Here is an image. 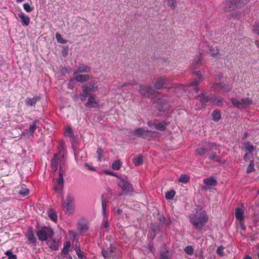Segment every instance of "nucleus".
<instances>
[{
    "label": "nucleus",
    "mask_w": 259,
    "mask_h": 259,
    "mask_svg": "<svg viewBox=\"0 0 259 259\" xmlns=\"http://www.w3.org/2000/svg\"><path fill=\"white\" fill-rule=\"evenodd\" d=\"M190 221L197 229L201 230L208 221V216L204 210L197 211L189 216Z\"/></svg>",
    "instance_id": "nucleus-1"
},
{
    "label": "nucleus",
    "mask_w": 259,
    "mask_h": 259,
    "mask_svg": "<svg viewBox=\"0 0 259 259\" xmlns=\"http://www.w3.org/2000/svg\"><path fill=\"white\" fill-rule=\"evenodd\" d=\"M249 0H226V6L224 11L231 12L237 8L242 7L246 4Z\"/></svg>",
    "instance_id": "nucleus-2"
},
{
    "label": "nucleus",
    "mask_w": 259,
    "mask_h": 259,
    "mask_svg": "<svg viewBox=\"0 0 259 259\" xmlns=\"http://www.w3.org/2000/svg\"><path fill=\"white\" fill-rule=\"evenodd\" d=\"M118 186L122 189L124 193H121L119 196L122 195H128L134 191V187L133 185L127 180L124 179L119 178L118 181Z\"/></svg>",
    "instance_id": "nucleus-3"
},
{
    "label": "nucleus",
    "mask_w": 259,
    "mask_h": 259,
    "mask_svg": "<svg viewBox=\"0 0 259 259\" xmlns=\"http://www.w3.org/2000/svg\"><path fill=\"white\" fill-rule=\"evenodd\" d=\"M155 132L149 130H145L144 128H138L133 131V135L138 137L142 138L149 140L154 137Z\"/></svg>",
    "instance_id": "nucleus-4"
},
{
    "label": "nucleus",
    "mask_w": 259,
    "mask_h": 259,
    "mask_svg": "<svg viewBox=\"0 0 259 259\" xmlns=\"http://www.w3.org/2000/svg\"><path fill=\"white\" fill-rule=\"evenodd\" d=\"M139 92L141 96L146 98L155 95L158 93L152 85L144 84L140 86Z\"/></svg>",
    "instance_id": "nucleus-5"
},
{
    "label": "nucleus",
    "mask_w": 259,
    "mask_h": 259,
    "mask_svg": "<svg viewBox=\"0 0 259 259\" xmlns=\"http://www.w3.org/2000/svg\"><path fill=\"white\" fill-rule=\"evenodd\" d=\"M54 232L53 229L50 227H44L41 230L37 231L36 235L38 239L40 241L47 240L49 237L54 235Z\"/></svg>",
    "instance_id": "nucleus-6"
},
{
    "label": "nucleus",
    "mask_w": 259,
    "mask_h": 259,
    "mask_svg": "<svg viewBox=\"0 0 259 259\" xmlns=\"http://www.w3.org/2000/svg\"><path fill=\"white\" fill-rule=\"evenodd\" d=\"M82 91L85 92L90 95L92 93L98 90L99 87L97 82H91L89 85L84 84L81 86Z\"/></svg>",
    "instance_id": "nucleus-7"
},
{
    "label": "nucleus",
    "mask_w": 259,
    "mask_h": 259,
    "mask_svg": "<svg viewBox=\"0 0 259 259\" xmlns=\"http://www.w3.org/2000/svg\"><path fill=\"white\" fill-rule=\"evenodd\" d=\"M102 254L105 259H116L115 248L110 247L106 250H102Z\"/></svg>",
    "instance_id": "nucleus-8"
},
{
    "label": "nucleus",
    "mask_w": 259,
    "mask_h": 259,
    "mask_svg": "<svg viewBox=\"0 0 259 259\" xmlns=\"http://www.w3.org/2000/svg\"><path fill=\"white\" fill-rule=\"evenodd\" d=\"M166 78L165 77H158L154 84V89L155 90H160L163 88L166 87Z\"/></svg>",
    "instance_id": "nucleus-9"
},
{
    "label": "nucleus",
    "mask_w": 259,
    "mask_h": 259,
    "mask_svg": "<svg viewBox=\"0 0 259 259\" xmlns=\"http://www.w3.org/2000/svg\"><path fill=\"white\" fill-rule=\"evenodd\" d=\"M74 198L70 195L67 196L66 202L63 204V209L68 212H70L72 210V203L73 202Z\"/></svg>",
    "instance_id": "nucleus-10"
},
{
    "label": "nucleus",
    "mask_w": 259,
    "mask_h": 259,
    "mask_svg": "<svg viewBox=\"0 0 259 259\" xmlns=\"http://www.w3.org/2000/svg\"><path fill=\"white\" fill-rule=\"evenodd\" d=\"M211 88L213 90L219 89L220 90L222 91L223 93L228 92L231 91V88L227 86L225 83H216L212 84Z\"/></svg>",
    "instance_id": "nucleus-11"
},
{
    "label": "nucleus",
    "mask_w": 259,
    "mask_h": 259,
    "mask_svg": "<svg viewBox=\"0 0 259 259\" xmlns=\"http://www.w3.org/2000/svg\"><path fill=\"white\" fill-rule=\"evenodd\" d=\"M63 155H60V157H58V154L54 155V158L51 162V165L55 171H56L58 169V161L59 160L61 162L63 163Z\"/></svg>",
    "instance_id": "nucleus-12"
},
{
    "label": "nucleus",
    "mask_w": 259,
    "mask_h": 259,
    "mask_svg": "<svg viewBox=\"0 0 259 259\" xmlns=\"http://www.w3.org/2000/svg\"><path fill=\"white\" fill-rule=\"evenodd\" d=\"M91 71V67L84 64L80 63L78 65L77 70L74 72V75L79 73H89Z\"/></svg>",
    "instance_id": "nucleus-13"
},
{
    "label": "nucleus",
    "mask_w": 259,
    "mask_h": 259,
    "mask_svg": "<svg viewBox=\"0 0 259 259\" xmlns=\"http://www.w3.org/2000/svg\"><path fill=\"white\" fill-rule=\"evenodd\" d=\"M98 105L95 98L92 95H90L87 102L85 104V106L87 108H92L96 107Z\"/></svg>",
    "instance_id": "nucleus-14"
},
{
    "label": "nucleus",
    "mask_w": 259,
    "mask_h": 259,
    "mask_svg": "<svg viewBox=\"0 0 259 259\" xmlns=\"http://www.w3.org/2000/svg\"><path fill=\"white\" fill-rule=\"evenodd\" d=\"M203 183L205 185L208 187V189H210L212 187H214L217 185V181L214 177H210L204 179Z\"/></svg>",
    "instance_id": "nucleus-15"
},
{
    "label": "nucleus",
    "mask_w": 259,
    "mask_h": 259,
    "mask_svg": "<svg viewBox=\"0 0 259 259\" xmlns=\"http://www.w3.org/2000/svg\"><path fill=\"white\" fill-rule=\"evenodd\" d=\"M168 123L165 122H157L156 120L153 121V126H155L156 130L160 131H164L166 129V126Z\"/></svg>",
    "instance_id": "nucleus-16"
},
{
    "label": "nucleus",
    "mask_w": 259,
    "mask_h": 259,
    "mask_svg": "<svg viewBox=\"0 0 259 259\" xmlns=\"http://www.w3.org/2000/svg\"><path fill=\"white\" fill-rule=\"evenodd\" d=\"M18 16L21 19L20 21L23 25L27 26L30 23V18L26 15L24 13L21 12L18 14Z\"/></svg>",
    "instance_id": "nucleus-17"
},
{
    "label": "nucleus",
    "mask_w": 259,
    "mask_h": 259,
    "mask_svg": "<svg viewBox=\"0 0 259 259\" xmlns=\"http://www.w3.org/2000/svg\"><path fill=\"white\" fill-rule=\"evenodd\" d=\"M202 65V58L199 55L197 56L193 61L192 63V67L194 69L199 68Z\"/></svg>",
    "instance_id": "nucleus-18"
},
{
    "label": "nucleus",
    "mask_w": 259,
    "mask_h": 259,
    "mask_svg": "<svg viewBox=\"0 0 259 259\" xmlns=\"http://www.w3.org/2000/svg\"><path fill=\"white\" fill-rule=\"evenodd\" d=\"M210 103L221 106L223 105V99L217 96L210 97Z\"/></svg>",
    "instance_id": "nucleus-19"
},
{
    "label": "nucleus",
    "mask_w": 259,
    "mask_h": 259,
    "mask_svg": "<svg viewBox=\"0 0 259 259\" xmlns=\"http://www.w3.org/2000/svg\"><path fill=\"white\" fill-rule=\"evenodd\" d=\"M74 79L77 82H84L90 79V76L87 74H79L76 75Z\"/></svg>",
    "instance_id": "nucleus-20"
},
{
    "label": "nucleus",
    "mask_w": 259,
    "mask_h": 259,
    "mask_svg": "<svg viewBox=\"0 0 259 259\" xmlns=\"http://www.w3.org/2000/svg\"><path fill=\"white\" fill-rule=\"evenodd\" d=\"M47 245L53 250L58 249V243L55 239L52 238V237H49L47 240Z\"/></svg>",
    "instance_id": "nucleus-21"
},
{
    "label": "nucleus",
    "mask_w": 259,
    "mask_h": 259,
    "mask_svg": "<svg viewBox=\"0 0 259 259\" xmlns=\"http://www.w3.org/2000/svg\"><path fill=\"white\" fill-rule=\"evenodd\" d=\"M40 100L39 96H35L32 98H28L26 100V104L28 106H33L36 104V103Z\"/></svg>",
    "instance_id": "nucleus-22"
},
{
    "label": "nucleus",
    "mask_w": 259,
    "mask_h": 259,
    "mask_svg": "<svg viewBox=\"0 0 259 259\" xmlns=\"http://www.w3.org/2000/svg\"><path fill=\"white\" fill-rule=\"evenodd\" d=\"M64 185V181L61 179H58L57 181V184L54 186V189L56 192L60 193L61 192Z\"/></svg>",
    "instance_id": "nucleus-23"
},
{
    "label": "nucleus",
    "mask_w": 259,
    "mask_h": 259,
    "mask_svg": "<svg viewBox=\"0 0 259 259\" xmlns=\"http://www.w3.org/2000/svg\"><path fill=\"white\" fill-rule=\"evenodd\" d=\"M207 155L211 160H213L219 163L222 162V158L220 156H217V154L214 152L208 153Z\"/></svg>",
    "instance_id": "nucleus-24"
},
{
    "label": "nucleus",
    "mask_w": 259,
    "mask_h": 259,
    "mask_svg": "<svg viewBox=\"0 0 259 259\" xmlns=\"http://www.w3.org/2000/svg\"><path fill=\"white\" fill-rule=\"evenodd\" d=\"M199 101L203 106H205L206 104L210 102V98L205 94L202 93L199 95Z\"/></svg>",
    "instance_id": "nucleus-25"
},
{
    "label": "nucleus",
    "mask_w": 259,
    "mask_h": 259,
    "mask_svg": "<svg viewBox=\"0 0 259 259\" xmlns=\"http://www.w3.org/2000/svg\"><path fill=\"white\" fill-rule=\"evenodd\" d=\"M235 217L236 219L240 222H243L244 217V211L241 208H237L235 209Z\"/></svg>",
    "instance_id": "nucleus-26"
},
{
    "label": "nucleus",
    "mask_w": 259,
    "mask_h": 259,
    "mask_svg": "<svg viewBox=\"0 0 259 259\" xmlns=\"http://www.w3.org/2000/svg\"><path fill=\"white\" fill-rule=\"evenodd\" d=\"M170 108V105L167 102H163L161 103L158 109L160 112H167Z\"/></svg>",
    "instance_id": "nucleus-27"
},
{
    "label": "nucleus",
    "mask_w": 259,
    "mask_h": 259,
    "mask_svg": "<svg viewBox=\"0 0 259 259\" xmlns=\"http://www.w3.org/2000/svg\"><path fill=\"white\" fill-rule=\"evenodd\" d=\"M252 101L251 99L246 98H243L241 99V103L242 106V109L246 108L247 105H250L252 104Z\"/></svg>",
    "instance_id": "nucleus-28"
},
{
    "label": "nucleus",
    "mask_w": 259,
    "mask_h": 259,
    "mask_svg": "<svg viewBox=\"0 0 259 259\" xmlns=\"http://www.w3.org/2000/svg\"><path fill=\"white\" fill-rule=\"evenodd\" d=\"M48 216L51 220L54 222H56L57 220V215L56 212L53 209H50L48 212Z\"/></svg>",
    "instance_id": "nucleus-29"
},
{
    "label": "nucleus",
    "mask_w": 259,
    "mask_h": 259,
    "mask_svg": "<svg viewBox=\"0 0 259 259\" xmlns=\"http://www.w3.org/2000/svg\"><path fill=\"white\" fill-rule=\"evenodd\" d=\"M27 238L30 243L35 244L36 239L32 231H29L27 234Z\"/></svg>",
    "instance_id": "nucleus-30"
},
{
    "label": "nucleus",
    "mask_w": 259,
    "mask_h": 259,
    "mask_svg": "<svg viewBox=\"0 0 259 259\" xmlns=\"http://www.w3.org/2000/svg\"><path fill=\"white\" fill-rule=\"evenodd\" d=\"M190 180V177L186 174L181 175L178 179L180 183H187Z\"/></svg>",
    "instance_id": "nucleus-31"
},
{
    "label": "nucleus",
    "mask_w": 259,
    "mask_h": 259,
    "mask_svg": "<svg viewBox=\"0 0 259 259\" xmlns=\"http://www.w3.org/2000/svg\"><path fill=\"white\" fill-rule=\"evenodd\" d=\"M232 104L234 106L236 107L238 109H242V106L241 103V101H238L237 99L233 98L231 100Z\"/></svg>",
    "instance_id": "nucleus-32"
},
{
    "label": "nucleus",
    "mask_w": 259,
    "mask_h": 259,
    "mask_svg": "<svg viewBox=\"0 0 259 259\" xmlns=\"http://www.w3.org/2000/svg\"><path fill=\"white\" fill-rule=\"evenodd\" d=\"M207 152V149L202 147L198 148L196 150V153L198 155L203 156Z\"/></svg>",
    "instance_id": "nucleus-33"
},
{
    "label": "nucleus",
    "mask_w": 259,
    "mask_h": 259,
    "mask_svg": "<svg viewBox=\"0 0 259 259\" xmlns=\"http://www.w3.org/2000/svg\"><path fill=\"white\" fill-rule=\"evenodd\" d=\"M221 112L219 110H214L212 113V119L214 121H218L221 119Z\"/></svg>",
    "instance_id": "nucleus-34"
},
{
    "label": "nucleus",
    "mask_w": 259,
    "mask_h": 259,
    "mask_svg": "<svg viewBox=\"0 0 259 259\" xmlns=\"http://www.w3.org/2000/svg\"><path fill=\"white\" fill-rule=\"evenodd\" d=\"M70 246H71V244H70V242H65L64 244V247L62 250V253L65 255L67 254L69 252V248H70Z\"/></svg>",
    "instance_id": "nucleus-35"
},
{
    "label": "nucleus",
    "mask_w": 259,
    "mask_h": 259,
    "mask_svg": "<svg viewBox=\"0 0 259 259\" xmlns=\"http://www.w3.org/2000/svg\"><path fill=\"white\" fill-rule=\"evenodd\" d=\"M245 148L249 152L251 153L254 150V147L251 145V143L247 141L244 143Z\"/></svg>",
    "instance_id": "nucleus-36"
},
{
    "label": "nucleus",
    "mask_w": 259,
    "mask_h": 259,
    "mask_svg": "<svg viewBox=\"0 0 259 259\" xmlns=\"http://www.w3.org/2000/svg\"><path fill=\"white\" fill-rule=\"evenodd\" d=\"M143 157L142 155H140L136 158L133 159V162L135 165H141L143 164Z\"/></svg>",
    "instance_id": "nucleus-37"
},
{
    "label": "nucleus",
    "mask_w": 259,
    "mask_h": 259,
    "mask_svg": "<svg viewBox=\"0 0 259 259\" xmlns=\"http://www.w3.org/2000/svg\"><path fill=\"white\" fill-rule=\"evenodd\" d=\"M56 38L59 43L65 44L67 42V40L63 39L61 35L59 33H57L56 34Z\"/></svg>",
    "instance_id": "nucleus-38"
},
{
    "label": "nucleus",
    "mask_w": 259,
    "mask_h": 259,
    "mask_svg": "<svg viewBox=\"0 0 259 259\" xmlns=\"http://www.w3.org/2000/svg\"><path fill=\"white\" fill-rule=\"evenodd\" d=\"M176 194V192L174 190H170L168 192H167L165 193V198L167 199L171 200L173 199L174 197L175 196Z\"/></svg>",
    "instance_id": "nucleus-39"
},
{
    "label": "nucleus",
    "mask_w": 259,
    "mask_h": 259,
    "mask_svg": "<svg viewBox=\"0 0 259 259\" xmlns=\"http://www.w3.org/2000/svg\"><path fill=\"white\" fill-rule=\"evenodd\" d=\"M38 123L37 120H35L33 121L32 124H31L29 128V131L31 134H33L35 130L36 129L37 125V124Z\"/></svg>",
    "instance_id": "nucleus-40"
},
{
    "label": "nucleus",
    "mask_w": 259,
    "mask_h": 259,
    "mask_svg": "<svg viewBox=\"0 0 259 259\" xmlns=\"http://www.w3.org/2000/svg\"><path fill=\"white\" fill-rule=\"evenodd\" d=\"M254 161L253 160H251L250 161L249 164L248 165L247 169H246V172L247 173H250L251 172H253L255 170V169L254 168Z\"/></svg>",
    "instance_id": "nucleus-41"
},
{
    "label": "nucleus",
    "mask_w": 259,
    "mask_h": 259,
    "mask_svg": "<svg viewBox=\"0 0 259 259\" xmlns=\"http://www.w3.org/2000/svg\"><path fill=\"white\" fill-rule=\"evenodd\" d=\"M121 167V163L119 160H115L112 164V167L114 170H119Z\"/></svg>",
    "instance_id": "nucleus-42"
},
{
    "label": "nucleus",
    "mask_w": 259,
    "mask_h": 259,
    "mask_svg": "<svg viewBox=\"0 0 259 259\" xmlns=\"http://www.w3.org/2000/svg\"><path fill=\"white\" fill-rule=\"evenodd\" d=\"M159 259H170L168 251L166 250L165 251L161 252Z\"/></svg>",
    "instance_id": "nucleus-43"
},
{
    "label": "nucleus",
    "mask_w": 259,
    "mask_h": 259,
    "mask_svg": "<svg viewBox=\"0 0 259 259\" xmlns=\"http://www.w3.org/2000/svg\"><path fill=\"white\" fill-rule=\"evenodd\" d=\"M184 251L188 255H192L193 253L194 249L191 246H187L185 248Z\"/></svg>",
    "instance_id": "nucleus-44"
},
{
    "label": "nucleus",
    "mask_w": 259,
    "mask_h": 259,
    "mask_svg": "<svg viewBox=\"0 0 259 259\" xmlns=\"http://www.w3.org/2000/svg\"><path fill=\"white\" fill-rule=\"evenodd\" d=\"M29 192V190L27 188H22L19 192V194L23 196H27Z\"/></svg>",
    "instance_id": "nucleus-45"
},
{
    "label": "nucleus",
    "mask_w": 259,
    "mask_h": 259,
    "mask_svg": "<svg viewBox=\"0 0 259 259\" xmlns=\"http://www.w3.org/2000/svg\"><path fill=\"white\" fill-rule=\"evenodd\" d=\"M200 83V81L198 80H195L193 82H192L191 83L189 84V86H193L194 87V89L195 90V91L197 93L198 92V89L197 87V85H198Z\"/></svg>",
    "instance_id": "nucleus-46"
},
{
    "label": "nucleus",
    "mask_w": 259,
    "mask_h": 259,
    "mask_svg": "<svg viewBox=\"0 0 259 259\" xmlns=\"http://www.w3.org/2000/svg\"><path fill=\"white\" fill-rule=\"evenodd\" d=\"M76 254L80 259H85L86 258L85 256L83 254V253L81 251L80 249H77L75 251Z\"/></svg>",
    "instance_id": "nucleus-47"
},
{
    "label": "nucleus",
    "mask_w": 259,
    "mask_h": 259,
    "mask_svg": "<svg viewBox=\"0 0 259 259\" xmlns=\"http://www.w3.org/2000/svg\"><path fill=\"white\" fill-rule=\"evenodd\" d=\"M167 4L172 9H174L176 8V0H166Z\"/></svg>",
    "instance_id": "nucleus-48"
},
{
    "label": "nucleus",
    "mask_w": 259,
    "mask_h": 259,
    "mask_svg": "<svg viewBox=\"0 0 259 259\" xmlns=\"http://www.w3.org/2000/svg\"><path fill=\"white\" fill-rule=\"evenodd\" d=\"M6 254L7 255V256H8L9 259H17L16 255L13 254L11 250H8L6 252Z\"/></svg>",
    "instance_id": "nucleus-49"
},
{
    "label": "nucleus",
    "mask_w": 259,
    "mask_h": 259,
    "mask_svg": "<svg viewBox=\"0 0 259 259\" xmlns=\"http://www.w3.org/2000/svg\"><path fill=\"white\" fill-rule=\"evenodd\" d=\"M65 134L67 136H69L72 138L74 137V135L73 134V131L72 130L71 128L70 127H69L66 129Z\"/></svg>",
    "instance_id": "nucleus-50"
},
{
    "label": "nucleus",
    "mask_w": 259,
    "mask_h": 259,
    "mask_svg": "<svg viewBox=\"0 0 259 259\" xmlns=\"http://www.w3.org/2000/svg\"><path fill=\"white\" fill-rule=\"evenodd\" d=\"M23 8H24V9L27 12H31L33 10V8L32 7H31L27 3H25L23 5Z\"/></svg>",
    "instance_id": "nucleus-51"
},
{
    "label": "nucleus",
    "mask_w": 259,
    "mask_h": 259,
    "mask_svg": "<svg viewBox=\"0 0 259 259\" xmlns=\"http://www.w3.org/2000/svg\"><path fill=\"white\" fill-rule=\"evenodd\" d=\"M90 95L87 94L84 91H82V93L80 94V98L82 101H84L86 100L87 98L89 97Z\"/></svg>",
    "instance_id": "nucleus-52"
},
{
    "label": "nucleus",
    "mask_w": 259,
    "mask_h": 259,
    "mask_svg": "<svg viewBox=\"0 0 259 259\" xmlns=\"http://www.w3.org/2000/svg\"><path fill=\"white\" fill-rule=\"evenodd\" d=\"M252 31L255 34L259 35V23H256L253 25Z\"/></svg>",
    "instance_id": "nucleus-53"
},
{
    "label": "nucleus",
    "mask_w": 259,
    "mask_h": 259,
    "mask_svg": "<svg viewBox=\"0 0 259 259\" xmlns=\"http://www.w3.org/2000/svg\"><path fill=\"white\" fill-rule=\"evenodd\" d=\"M103 152H104L103 150H102L101 148H99L98 149V150L97 151V153L98 155V160L99 161L101 160Z\"/></svg>",
    "instance_id": "nucleus-54"
},
{
    "label": "nucleus",
    "mask_w": 259,
    "mask_h": 259,
    "mask_svg": "<svg viewBox=\"0 0 259 259\" xmlns=\"http://www.w3.org/2000/svg\"><path fill=\"white\" fill-rule=\"evenodd\" d=\"M224 247L222 246H220L217 250V253L218 255L223 256L224 255L223 252Z\"/></svg>",
    "instance_id": "nucleus-55"
},
{
    "label": "nucleus",
    "mask_w": 259,
    "mask_h": 259,
    "mask_svg": "<svg viewBox=\"0 0 259 259\" xmlns=\"http://www.w3.org/2000/svg\"><path fill=\"white\" fill-rule=\"evenodd\" d=\"M102 211L104 215L106 214V202L104 200L102 201Z\"/></svg>",
    "instance_id": "nucleus-56"
},
{
    "label": "nucleus",
    "mask_w": 259,
    "mask_h": 259,
    "mask_svg": "<svg viewBox=\"0 0 259 259\" xmlns=\"http://www.w3.org/2000/svg\"><path fill=\"white\" fill-rule=\"evenodd\" d=\"M209 50L212 56H215L217 54H219L218 50L214 51V49L211 47L209 48Z\"/></svg>",
    "instance_id": "nucleus-57"
},
{
    "label": "nucleus",
    "mask_w": 259,
    "mask_h": 259,
    "mask_svg": "<svg viewBox=\"0 0 259 259\" xmlns=\"http://www.w3.org/2000/svg\"><path fill=\"white\" fill-rule=\"evenodd\" d=\"M193 74L197 76L199 78L201 79L203 78L200 71H194L193 72Z\"/></svg>",
    "instance_id": "nucleus-58"
},
{
    "label": "nucleus",
    "mask_w": 259,
    "mask_h": 259,
    "mask_svg": "<svg viewBox=\"0 0 259 259\" xmlns=\"http://www.w3.org/2000/svg\"><path fill=\"white\" fill-rule=\"evenodd\" d=\"M64 175V171L62 169L61 165L60 166V169H59V179H61L62 180H63V176Z\"/></svg>",
    "instance_id": "nucleus-59"
},
{
    "label": "nucleus",
    "mask_w": 259,
    "mask_h": 259,
    "mask_svg": "<svg viewBox=\"0 0 259 259\" xmlns=\"http://www.w3.org/2000/svg\"><path fill=\"white\" fill-rule=\"evenodd\" d=\"M79 230L80 231L87 230L88 229V226L86 224H79Z\"/></svg>",
    "instance_id": "nucleus-60"
},
{
    "label": "nucleus",
    "mask_w": 259,
    "mask_h": 259,
    "mask_svg": "<svg viewBox=\"0 0 259 259\" xmlns=\"http://www.w3.org/2000/svg\"><path fill=\"white\" fill-rule=\"evenodd\" d=\"M109 227V224L107 220H105L102 225V227L108 228Z\"/></svg>",
    "instance_id": "nucleus-61"
},
{
    "label": "nucleus",
    "mask_w": 259,
    "mask_h": 259,
    "mask_svg": "<svg viewBox=\"0 0 259 259\" xmlns=\"http://www.w3.org/2000/svg\"><path fill=\"white\" fill-rule=\"evenodd\" d=\"M159 220L161 224H164L165 221V218L164 216H161L160 217Z\"/></svg>",
    "instance_id": "nucleus-62"
},
{
    "label": "nucleus",
    "mask_w": 259,
    "mask_h": 259,
    "mask_svg": "<svg viewBox=\"0 0 259 259\" xmlns=\"http://www.w3.org/2000/svg\"><path fill=\"white\" fill-rule=\"evenodd\" d=\"M254 213L256 215L259 216V206H256L254 209Z\"/></svg>",
    "instance_id": "nucleus-63"
},
{
    "label": "nucleus",
    "mask_w": 259,
    "mask_h": 259,
    "mask_svg": "<svg viewBox=\"0 0 259 259\" xmlns=\"http://www.w3.org/2000/svg\"><path fill=\"white\" fill-rule=\"evenodd\" d=\"M248 136V134L247 133H244L242 137V140H245V139H246L247 138Z\"/></svg>",
    "instance_id": "nucleus-64"
}]
</instances>
